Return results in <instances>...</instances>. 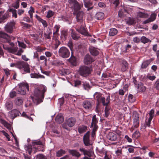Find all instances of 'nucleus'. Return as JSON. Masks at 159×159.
I'll return each mask as SVG.
<instances>
[{"label":"nucleus","instance_id":"nucleus-2","mask_svg":"<svg viewBox=\"0 0 159 159\" xmlns=\"http://www.w3.org/2000/svg\"><path fill=\"white\" fill-rule=\"evenodd\" d=\"M69 7L73 10V12L80 10L83 7L82 3H80L76 0H69Z\"/></svg>","mask_w":159,"mask_h":159},{"label":"nucleus","instance_id":"nucleus-21","mask_svg":"<svg viewBox=\"0 0 159 159\" xmlns=\"http://www.w3.org/2000/svg\"><path fill=\"white\" fill-rule=\"evenodd\" d=\"M35 17L39 22L41 23L43 26L44 28L46 27L47 26L48 24L45 20L42 19L39 16L37 15H35Z\"/></svg>","mask_w":159,"mask_h":159},{"label":"nucleus","instance_id":"nucleus-34","mask_svg":"<svg viewBox=\"0 0 159 159\" xmlns=\"http://www.w3.org/2000/svg\"><path fill=\"white\" fill-rule=\"evenodd\" d=\"M60 27V26L59 25H56L54 26V28L56 30L53 32V35L55 37L57 36L58 35V32L59 31V29Z\"/></svg>","mask_w":159,"mask_h":159},{"label":"nucleus","instance_id":"nucleus-5","mask_svg":"<svg viewBox=\"0 0 159 159\" xmlns=\"http://www.w3.org/2000/svg\"><path fill=\"white\" fill-rule=\"evenodd\" d=\"M10 40L8 42H4V43H9V45L11 46V47H6L4 44H3V48L4 49L7 50L8 51L11 53H14L16 52L18 48L17 47H14L15 45L14 43L12 42H10Z\"/></svg>","mask_w":159,"mask_h":159},{"label":"nucleus","instance_id":"nucleus-37","mask_svg":"<svg viewBox=\"0 0 159 159\" xmlns=\"http://www.w3.org/2000/svg\"><path fill=\"white\" fill-rule=\"evenodd\" d=\"M140 39L141 42L144 44L147 43L149 42H151V41L150 39L144 36L140 38Z\"/></svg>","mask_w":159,"mask_h":159},{"label":"nucleus","instance_id":"nucleus-36","mask_svg":"<svg viewBox=\"0 0 159 159\" xmlns=\"http://www.w3.org/2000/svg\"><path fill=\"white\" fill-rule=\"evenodd\" d=\"M71 35L72 39L75 40H77L80 38V36L78 34L73 31H72Z\"/></svg>","mask_w":159,"mask_h":159},{"label":"nucleus","instance_id":"nucleus-3","mask_svg":"<svg viewBox=\"0 0 159 159\" xmlns=\"http://www.w3.org/2000/svg\"><path fill=\"white\" fill-rule=\"evenodd\" d=\"M58 53L59 56L64 58H68L70 55L69 50L65 47H61L58 50Z\"/></svg>","mask_w":159,"mask_h":159},{"label":"nucleus","instance_id":"nucleus-12","mask_svg":"<svg viewBox=\"0 0 159 159\" xmlns=\"http://www.w3.org/2000/svg\"><path fill=\"white\" fill-rule=\"evenodd\" d=\"M76 30L82 35L87 36L88 34L87 29L85 26L81 25L76 28Z\"/></svg>","mask_w":159,"mask_h":159},{"label":"nucleus","instance_id":"nucleus-64","mask_svg":"<svg viewBox=\"0 0 159 159\" xmlns=\"http://www.w3.org/2000/svg\"><path fill=\"white\" fill-rule=\"evenodd\" d=\"M59 73L61 75H65L67 74L66 70H59Z\"/></svg>","mask_w":159,"mask_h":159},{"label":"nucleus","instance_id":"nucleus-22","mask_svg":"<svg viewBox=\"0 0 159 159\" xmlns=\"http://www.w3.org/2000/svg\"><path fill=\"white\" fill-rule=\"evenodd\" d=\"M19 88L18 89V92L22 95H24L25 94V88L24 86L23 83H20L19 85Z\"/></svg>","mask_w":159,"mask_h":159},{"label":"nucleus","instance_id":"nucleus-16","mask_svg":"<svg viewBox=\"0 0 159 159\" xmlns=\"http://www.w3.org/2000/svg\"><path fill=\"white\" fill-rule=\"evenodd\" d=\"M75 122L76 120L75 118L71 117L67 120L66 125L70 127H72L74 125Z\"/></svg>","mask_w":159,"mask_h":159},{"label":"nucleus","instance_id":"nucleus-24","mask_svg":"<svg viewBox=\"0 0 159 159\" xmlns=\"http://www.w3.org/2000/svg\"><path fill=\"white\" fill-rule=\"evenodd\" d=\"M83 105L84 107L86 109H90L92 107L91 102L88 100L84 101L83 102Z\"/></svg>","mask_w":159,"mask_h":159},{"label":"nucleus","instance_id":"nucleus-40","mask_svg":"<svg viewBox=\"0 0 159 159\" xmlns=\"http://www.w3.org/2000/svg\"><path fill=\"white\" fill-rule=\"evenodd\" d=\"M65 153L66 151L65 150L62 149H60L57 152L56 156L57 157H60Z\"/></svg>","mask_w":159,"mask_h":159},{"label":"nucleus","instance_id":"nucleus-45","mask_svg":"<svg viewBox=\"0 0 159 159\" xmlns=\"http://www.w3.org/2000/svg\"><path fill=\"white\" fill-rule=\"evenodd\" d=\"M157 15V14L155 13H152L151 14L149 18L152 22L153 21L155 20Z\"/></svg>","mask_w":159,"mask_h":159},{"label":"nucleus","instance_id":"nucleus-27","mask_svg":"<svg viewBox=\"0 0 159 159\" xmlns=\"http://www.w3.org/2000/svg\"><path fill=\"white\" fill-rule=\"evenodd\" d=\"M80 75L82 76L86 77L91 73V70H79Z\"/></svg>","mask_w":159,"mask_h":159},{"label":"nucleus","instance_id":"nucleus-14","mask_svg":"<svg viewBox=\"0 0 159 159\" xmlns=\"http://www.w3.org/2000/svg\"><path fill=\"white\" fill-rule=\"evenodd\" d=\"M90 132L89 131L87 132L84 135L83 137L84 142L86 146H89L90 145L89 139Z\"/></svg>","mask_w":159,"mask_h":159},{"label":"nucleus","instance_id":"nucleus-30","mask_svg":"<svg viewBox=\"0 0 159 159\" xmlns=\"http://www.w3.org/2000/svg\"><path fill=\"white\" fill-rule=\"evenodd\" d=\"M117 30L115 28H111L110 29L109 32V35L110 36H113L116 35L118 33Z\"/></svg>","mask_w":159,"mask_h":159},{"label":"nucleus","instance_id":"nucleus-15","mask_svg":"<svg viewBox=\"0 0 159 159\" xmlns=\"http://www.w3.org/2000/svg\"><path fill=\"white\" fill-rule=\"evenodd\" d=\"M110 97L109 95L107 97L106 99L105 98L103 97L99 103H102L103 106L107 107L110 104Z\"/></svg>","mask_w":159,"mask_h":159},{"label":"nucleus","instance_id":"nucleus-51","mask_svg":"<svg viewBox=\"0 0 159 159\" xmlns=\"http://www.w3.org/2000/svg\"><path fill=\"white\" fill-rule=\"evenodd\" d=\"M109 108L107 107H106L105 109V116L106 117H107L109 114Z\"/></svg>","mask_w":159,"mask_h":159},{"label":"nucleus","instance_id":"nucleus-32","mask_svg":"<svg viewBox=\"0 0 159 159\" xmlns=\"http://www.w3.org/2000/svg\"><path fill=\"white\" fill-rule=\"evenodd\" d=\"M42 142L40 141H34L32 143V145L33 147V148L36 149L37 150H39V146H36L38 145H42Z\"/></svg>","mask_w":159,"mask_h":159},{"label":"nucleus","instance_id":"nucleus-58","mask_svg":"<svg viewBox=\"0 0 159 159\" xmlns=\"http://www.w3.org/2000/svg\"><path fill=\"white\" fill-rule=\"evenodd\" d=\"M61 61L59 60H55L53 61L52 64L56 66H59L61 64Z\"/></svg>","mask_w":159,"mask_h":159},{"label":"nucleus","instance_id":"nucleus-61","mask_svg":"<svg viewBox=\"0 0 159 159\" xmlns=\"http://www.w3.org/2000/svg\"><path fill=\"white\" fill-rule=\"evenodd\" d=\"M81 82L80 80H76L74 81V86L77 87L81 84Z\"/></svg>","mask_w":159,"mask_h":159},{"label":"nucleus","instance_id":"nucleus-62","mask_svg":"<svg viewBox=\"0 0 159 159\" xmlns=\"http://www.w3.org/2000/svg\"><path fill=\"white\" fill-rule=\"evenodd\" d=\"M68 46L69 47L71 51H72L73 48L72 42L71 41H69L67 44Z\"/></svg>","mask_w":159,"mask_h":159},{"label":"nucleus","instance_id":"nucleus-46","mask_svg":"<svg viewBox=\"0 0 159 159\" xmlns=\"http://www.w3.org/2000/svg\"><path fill=\"white\" fill-rule=\"evenodd\" d=\"M54 14V12L51 10H49L47 12L46 17L48 18H50L53 16Z\"/></svg>","mask_w":159,"mask_h":159},{"label":"nucleus","instance_id":"nucleus-25","mask_svg":"<svg viewBox=\"0 0 159 159\" xmlns=\"http://www.w3.org/2000/svg\"><path fill=\"white\" fill-rule=\"evenodd\" d=\"M55 121L58 123H61L64 121V118L63 116L61 114L57 115L55 118Z\"/></svg>","mask_w":159,"mask_h":159},{"label":"nucleus","instance_id":"nucleus-29","mask_svg":"<svg viewBox=\"0 0 159 159\" xmlns=\"http://www.w3.org/2000/svg\"><path fill=\"white\" fill-rule=\"evenodd\" d=\"M104 17V13L99 12L97 13L95 16V18L98 20H100L102 19Z\"/></svg>","mask_w":159,"mask_h":159},{"label":"nucleus","instance_id":"nucleus-10","mask_svg":"<svg viewBox=\"0 0 159 159\" xmlns=\"http://www.w3.org/2000/svg\"><path fill=\"white\" fill-rule=\"evenodd\" d=\"M9 17L8 12L5 13L2 11H0V23H4L7 20Z\"/></svg>","mask_w":159,"mask_h":159},{"label":"nucleus","instance_id":"nucleus-41","mask_svg":"<svg viewBox=\"0 0 159 159\" xmlns=\"http://www.w3.org/2000/svg\"><path fill=\"white\" fill-rule=\"evenodd\" d=\"M83 2L85 8L88 7L90 6L93 5L92 2H91L89 0H83Z\"/></svg>","mask_w":159,"mask_h":159},{"label":"nucleus","instance_id":"nucleus-20","mask_svg":"<svg viewBox=\"0 0 159 159\" xmlns=\"http://www.w3.org/2000/svg\"><path fill=\"white\" fill-rule=\"evenodd\" d=\"M89 51L91 54L94 56H96L99 53V52L97 48L93 46H91L89 47Z\"/></svg>","mask_w":159,"mask_h":159},{"label":"nucleus","instance_id":"nucleus-9","mask_svg":"<svg viewBox=\"0 0 159 159\" xmlns=\"http://www.w3.org/2000/svg\"><path fill=\"white\" fill-rule=\"evenodd\" d=\"M84 12L82 11L78 10L75 12H73V14L76 16V20L77 22H81L83 20V16L84 15Z\"/></svg>","mask_w":159,"mask_h":159},{"label":"nucleus","instance_id":"nucleus-35","mask_svg":"<svg viewBox=\"0 0 159 159\" xmlns=\"http://www.w3.org/2000/svg\"><path fill=\"white\" fill-rule=\"evenodd\" d=\"M31 77L32 78H44V77L39 74H36V73H31L30 74Z\"/></svg>","mask_w":159,"mask_h":159},{"label":"nucleus","instance_id":"nucleus-50","mask_svg":"<svg viewBox=\"0 0 159 159\" xmlns=\"http://www.w3.org/2000/svg\"><path fill=\"white\" fill-rule=\"evenodd\" d=\"M30 10L28 11V13L30 15V18L32 19L33 17V13L34 12V9L32 7H30Z\"/></svg>","mask_w":159,"mask_h":159},{"label":"nucleus","instance_id":"nucleus-31","mask_svg":"<svg viewBox=\"0 0 159 159\" xmlns=\"http://www.w3.org/2000/svg\"><path fill=\"white\" fill-rule=\"evenodd\" d=\"M87 126L82 125L80 126L78 128V130L79 133L82 134L85 132L87 130Z\"/></svg>","mask_w":159,"mask_h":159},{"label":"nucleus","instance_id":"nucleus-57","mask_svg":"<svg viewBox=\"0 0 159 159\" xmlns=\"http://www.w3.org/2000/svg\"><path fill=\"white\" fill-rule=\"evenodd\" d=\"M2 132L3 133V134L5 136V137L7 139L8 141H10V136L4 130H3L2 131Z\"/></svg>","mask_w":159,"mask_h":159},{"label":"nucleus","instance_id":"nucleus-56","mask_svg":"<svg viewBox=\"0 0 159 159\" xmlns=\"http://www.w3.org/2000/svg\"><path fill=\"white\" fill-rule=\"evenodd\" d=\"M19 2L17 0L13 4V7L16 9H17L19 7Z\"/></svg>","mask_w":159,"mask_h":159},{"label":"nucleus","instance_id":"nucleus-48","mask_svg":"<svg viewBox=\"0 0 159 159\" xmlns=\"http://www.w3.org/2000/svg\"><path fill=\"white\" fill-rule=\"evenodd\" d=\"M154 111L153 109H152L149 113V118H150V119H152L153 118L154 116Z\"/></svg>","mask_w":159,"mask_h":159},{"label":"nucleus","instance_id":"nucleus-17","mask_svg":"<svg viewBox=\"0 0 159 159\" xmlns=\"http://www.w3.org/2000/svg\"><path fill=\"white\" fill-rule=\"evenodd\" d=\"M13 107V104L12 101L11 100L7 101L5 104V107L7 111L11 110Z\"/></svg>","mask_w":159,"mask_h":159},{"label":"nucleus","instance_id":"nucleus-4","mask_svg":"<svg viewBox=\"0 0 159 159\" xmlns=\"http://www.w3.org/2000/svg\"><path fill=\"white\" fill-rule=\"evenodd\" d=\"M133 117V124L131 128V131H133L135 128H138L139 125V114L136 112H134Z\"/></svg>","mask_w":159,"mask_h":159},{"label":"nucleus","instance_id":"nucleus-28","mask_svg":"<svg viewBox=\"0 0 159 159\" xmlns=\"http://www.w3.org/2000/svg\"><path fill=\"white\" fill-rule=\"evenodd\" d=\"M69 152L73 156H75L79 157L80 156V154L77 151L74 150H69Z\"/></svg>","mask_w":159,"mask_h":159},{"label":"nucleus","instance_id":"nucleus-19","mask_svg":"<svg viewBox=\"0 0 159 159\" xmlns=\"http://www.w3.org/2000/svg\"><path fill=\"white\" fill-rule=\"evenodd\" d=\"M23 98L20 97H17L15 99L14 102L15 104L17 106H20L21 105L23 102Z\"/></svg>","mask_w":159,"mask_h":159},{"label":"nucleus","instance_id":"nucleus-55","mask_svg":"<svg viewBox=\"0 0 159 159\" xmlns=\"http://www.w3.org/2000/svg\"><path fill=\"white\" fill-rule=\"evenodd\" d=\"M18 43L19 47L24 48H25L26 47V45L23 42H21L20 41H18Z\"/></svg>","mask_w":159,"mask_h":159},{"label":"nucleus","instance_id":"nucleus-47","mask_svg":"<svg viewBox=\"0 0 159 159\" xmlns=\"http://www.w3.org/2000/svg\"><path fill=\"white\" fill-rule=\"evenodd\" d=\"M2 123L4 125V126L7 128L8 129H11V125L8 123L7 122H6L5 121L3 120L2 121Z\"/></svg>","mask_w":159,"mask_h":159},{"label":"nucleus","instance_id":"nucleus-38","mask_svg":"<svg viewBox=\"0 0 159 159\" xmlns=\"http://www.w3.org/2000/svg\"><path fill=\"white\" fill-rule=\"evenodd\" d=\"M138 16L140 18H147L149 16L147 13L139 12L138 13Z\"/></svg>","mask_w":159,"mask_h":159},{"label":"nucleus","instance_id":"nucleus-6","mask_svg":"<svg viewBox=\"0 0 159 159\" xmlns=\"http://www.w3.org/2000/svg\"><path fill=\"white\" fill-rule=\"evenodd\" d=\"M30 65L27 62L23 61H18L16 63V67L19 69H21L22 68L24 70H30Z\"/></svg>","mask_w":159,"mask_h":159},{"label":"nucleus","instance_id":"nucleus-43","mask_svg":"<svg viewBox=\"0 0 159 159\" xmlns=\"http://www.w3.org/2000/svg\"><path fill=\"white\" fill-rule=\"evenodd\" d=\"M9 11L12 13V16L15 18L17 17V11L16 10L10 8L9 9Z\"/></svg>","mask_w":159,"mask_h":159},{"label":"nucleus","instance_id":"nucleus-42","mask_svg":"<svg viewBox=\"0 0 159 159\" xmlns=\"http://www.w3.org/2000/svg\"><path fill=\"white\" fill-rule=\"evenodd\" d=\"M122 68L123 70H126L128 69V64L125 60H122Z\"/></svg>","mask_w":159,"mask_h":159},{"label":"nucleus","instance_id":"nucleus-26","mask_svg":"<svg viewBox=\"0 0 159 159\" xmlns=\"http://www.w3.org/2000/svg\"><path fill=\"white\" fill-rule=\"evenodd\" d=\"M93 96L95 99H96L99 103L103 97L102 96V94L98 92L95 93L94 94Z\"/></svg>","mask_w":159,"mask_h":159},{"label":"nucleus","instance_id":"nucleus-52","mask_svg":"<svg viewBox=\"0 0 159 159\" xmlns=\"http://www.w3.org/2000/svg\"><path fill=\"white\" fill-rule=\"evenodd\" d=\"M127 23L129 25H132L134 24V20L133 19L129 18L128 20L127 21Z\"/></svg>","mask_w":159,"mask_h":159},{"label":"nucleus","instance_id":"nucleus-23","mask_svg":"<svg viewBox=\"0 0 159 159\" xmlns=\"http://www.w3.org/2000/svg\"><path fill=\"white\" fill-rule=\"evenodd\" d=\"M72 55L73 54L71 52V56L69 60L72 65L76 66L77 64L76 58L75 57L73 56Z\"/></svg>","mask_w":159,"mask_h":159},{"label":"nucleus","instance_id":"nucleus-1","mask_svg":"<svg viewBox=\"0 0 159 159\" xmlns=\"http://www.w3.org/2000/svg\"><path fill=\"white\" fill-rule=\"evenodd\" d=\"M47 90L46 87L44 85H40L34 89L33 96H31L34 103L36 105L43 101L44 93Z\"/></svg>","mask_w":159,"mask_h":159},{"label":"nucleus","instance_id":"nucleus-39","mask_svg":"<svg viewBox=\"0 0 159 159\" xmlns=\"http://www.w3.org/2000/svg\"><path fill=\"white\" fill-rule=\"evenodd\" d=\"M98 121V120L96 118V116L94 115L93 117L90 127H93V125H97Z\"/></svg>","mask_w":159,"mask_h":159},{"label":"nucleus","instance_id":"nucleus-53","mask_svg":"<svg viewBox=\"0 0 159 159\" xmlns=\"http://www.w3.org/2000/svg\"><path fill=\"white\" fill-rule=\"evenodd\" d=\"M16 96V93L14 91H12L9 94V96L11 98H13Z\"/></svg>","mask_w":159,"mask_h":159},{"label":"nucleus","instance_id":"nucleus-54","mask_svg":"<svg viewBox=\"0 0 159 159\" xmlns=\"http://www.w3.org/2000/svg\"><path fill=\"white\" fill-rule=\"evenodd\" d=\"M128 99L129 101L131 102H133L135 100V98L133 95L130 94L128 96Z\"/></svg>","mask_w":159,"mask_h":159},{"label":"nucleus","instance_id":"nucleus-59","mask_svg":"<svg viewBox=\"0 0 159 159\" xmlns=\"http://www.w3.org/2000/svg\"><path fill=\"white\" fill-rule=\"evenodd\" d=\"M83 87L85 90H89L90 89V86L89 84L85 83L83 84Z\"/></svg>","mask_w":159,"mask_h":159},{"label":"nucleus","instance_id":"nucleus-18","mask_svg":"<svg viewBox=\"0 0 159 159\" xmlns=\"http://www.w3.org/2000/svg\"><path fill=\"white\" fill-rule=\"evenodd\" d=\"M107 138L112 141H115L117 139V135L114 133L109 132L107 135Z\"/></svg>","mask_w":159,"mask_h":159},{"label":"nucleus","instance_id":"nucleus-8","mask_svg":"<svg viewBox=\"0 0 159 159\" xmlns=\"http://www.w3.org/2000/svg\"><path fill=\"white\" fill-rule=\"evenodd\" d=\"M15 25V22L14 20H12L10 22L8 23L5 27L6 31L9 33H11Z\"/></svg>","mask_w":159,"mask_h":159},{"label":"nucleus","instance_id":"nucleus-60","mask_svg":"<svg viewBox=\"0 0 159 159\" xmlns=\"http://www.w3.org/2000/svg\"><path fill=\"white\" fill-rule=\"evenodd\" d=\"M140 136L139 132V131H136L133 134V137L135 138H137L139 137Z\"/></svg>","mask_w":159,"mask_h":159},{"label":"nucleus","instance_id":"nucleus-11","mask_svg":"<svg viewBox=\"0 0 159 159\" xmlns=\"http://www.w3.org/2000/svg\"><path fill=\"white\" fill-rule=\"evenodd\" d=\"M0 40L2 42H8L10 40V36L6 33L0 31Z\"/></svg>","mask_w":159,"mask_h":159},{"label":"nucleus","instance_id":"nucleus-44","mask_svg":"<svg viewBox=\"0 0 159 159\" xmlns=\"http://www.w3.org/2000/svg\"><path fill=\"white\" fill-rule=\"evenodd\" d=\"M93 69L91 66H86L84 65L81 66L79 70H91V69Z\"/></svg>","mask_w":159,"mask_h":159},{"label":"nucleus","instance_id":"nucleus-63","mask_svg":"<svg viewBox=\"0 0 159 159\" xmlns=\"http://www.w3.org/2000/svg\"><path fill=\"white\" fill-rule=\"evenodd\" d=\"M154 87L157 90H159V79L156 81L154 84Z\"/></svg>","mask_w":159,"mask_h":159},{"label":"nucleus","instance_id":"nucleus-7","mask_svg":"<svg viewBox=\"0 0 159 159\" xmlns=\"http://www.w3.org/2000/svg\"><path fill=\"white\" fill-rule=\"evenodd\" d=\"M9 117L11 119L13 120L17 117L20 116L21 114L20 111L16 109H14L8 112Z\"/></svg>","mask_w":159,"mask_h":159},{"label":"nucleus","instance_id":"nucleus-49","mask_svg":"<svg viewBox=\"0 0 159 159\" xmlns=\"http://www.w3.org/2000/svg\"><path fill=\"white\" fill-rule=\"evenodd\" d=\"M36 159H46V157L43 154H39L36 156Z\"/></svg>","mask_w":159,"mask_h":159},{"label":"nucleus","instance_id":"nucleus-33","mask_svg":"<svg viewBox=\"0 0 159 159\" xmlns=\"http://www.w3.org/2000/svg\"><path fill=\"white\" fill-rule=\"evenodd\" d=\"M151 62L150 60H147L143 61L141 66V68L143 69L146 68L150 64Z\"/></svg>","mask_w":159,"mask_h":159},{"label":"nucleus","instance_id":"nucleus-13","mask_svg":"<svg viewBox=\"0 0 159 159\" xmlns=\"http://www.w3.org/2000/svg\"><path fill=\"white\" fill-rule=\"evenodd\" d=\"M94 61V60L93 58L89 54H87L84 57V62L85 64H90Z\"/></svg>","mask_w":159,"mask_h":159}]
</instances>
